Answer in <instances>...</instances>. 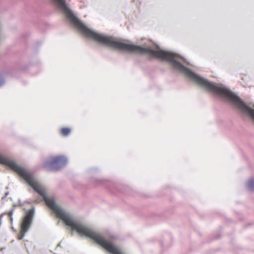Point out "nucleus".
Returning <instances> with one entry per match:
<instances>
[{
    "label": "nucleus",
    "mask_w": 254,
    "mask_h": 254,
    "mask_svg": "<svg viewBox=\"0 0 254 254\" xmlns=\"http://www.w3.org/2000/svg\"><path fill=\"white\" fill-rule=\"evenodd\" d=\"M66 225L71 233L76 232L81 237H85L93 240L107 251L112 254H127L121 246L112 242L115 237L106 239L99 232L76 218L68 212H53Z\"/></svg>",
    "instance_id": "obj_1"
},
{
    "label": "nucleus",
    "mask_w": 254,
    "mask_h": 254,
    "mask_svg": "<svg viewBox=\"0 0 254 254\" xmlns=\"http://www.w3.org/2000/svg\"><path fill=\"white\" fill-rule=\"evenodd\" d=\"M67 162V159L64 156H51L45 160L43 166L46 169L56 170L65 166Z\"/></svg>",
    "instance_id": "obj_2"
},
{
    "label": "nucleus",
    "mask_w": 254,
    "mask_h": 254,
    "mask_svg": "<svg viewBox=\"0 0 254 254\" xmlns=\"http://www.w3.org/2000/svg\"><path fill=\"white\" fill-rule=\"evenodd\" d=\"M34 215V209L32 208L30 209L24 217L21 223V230L20 235L18 236L19 240H21L24 237L25 234L30 229L33 221V218Z\"/></svg>",
    "instance_id": "obj_3"
},
{
    "label": "nucleus",
    "mask_w": 254,
    "mask_h": 254,
    "mask_svg": "<svg viewBox=\"0 0 254 254\" xmlns=\"http://www.w3.org/2000/svg\"><path fill=\"white\" fill-rule=\"evenodd\" d=\"M246 187L250 191H254V177H251L248 179Z\"/></svg>",
    "instance_id": "obj_4"
},
{
    "label": "nucleus",
    "mask_w": 254,
    "mask_h": 254,
    "mask_svg": "<svg viewBox=\"0 0 254 254\" xmlns=\"http://www.w3.org/2000/svg\"><path fill=\"white\" fill-rule=\"evenodd\" d=\"M61 131L63 135L66 136L70 133V129L67 127L63 128L61 129Z\"/></svg>",
    "instance_id": "obj_5"
},
{
    "label": "nucleus",
    "mask_w": 254,
    "mask_h": 254,
    "mask_svg": "<svg viewBox=\"0 0 254 254\" xmlns=\"http://www.w3.org/2000/svg\"><path fill=\"white\" fill-rule=\"evenodd\" d=\"M5 83L4 77L3 75H0V87L4 85Z\"/></svg>",
    "instance_id": "obj_6"
},
{
    "label": "nucleus",
    "mask_w": 254,
    "mask_h": 254,
    "mask_svg": "<svg viewBox=\"0 0 254 254\" xmlns=\"http://www.w3.org/2000/svg\"><path fill=\"white\" fill-rule=\"evenodd\" d=\"M13 214V211H10L8 213V216L9 217L10 220L11 222L12 221V215Z\"/></svg>",
    "instance_id": "obj_7"
},
{
    "label": "nucleus",
    "mask_w": 254,
    "mask_h": 254,
    "mask_svg": "<svg viewBox=\"0 0 254 254\" xmlns=\"http://www.w3.org/2000/svg\"><path fill=\"white\" fill-rule=\"evenodd\" d=\"M61 246V243H59L58 245V247H60Z\"/></svg>",
    "instance_id": "obj_8"
}]
</instances>
